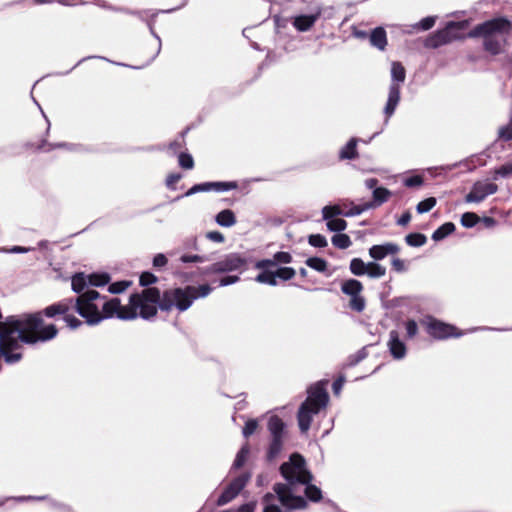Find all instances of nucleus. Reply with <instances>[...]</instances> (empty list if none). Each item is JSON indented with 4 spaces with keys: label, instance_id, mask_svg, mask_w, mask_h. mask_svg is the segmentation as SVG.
I'll use <instances>...</instances> for the list:
<instances>
[{
    "label": "nucleus",
    "instance_id": "13",
    "mask_svg": "<svg viewBox=\"0 0 512 512\" xmlns=\"http://www.w3.org/2000/svg\"><path fill=\"white\" fill-rule=\"evenodd\" d=\"M238 187L237 183L235 181H229V182H204L200 184H195L192 186L186 193L185 196H191L198 192H209V191H217V192H223V191H229L236 189Z\"/></svg>",
    "mask_w": 512,
    "mask_h": 512
},
{
    "label": "nucleus",
    "instance_id": "41",
    "mask_svg": "<svg viewBox=\"0 0 512 512\" xmlns=\"http://www.w3.org/2000/svg\"><path fill=\"white\" fill-rule=\"evenodd\" d=\"M179 260L182 263H203V262H206L208 259L204 255L183 254L180 256Z\"/></svg>",
    "mask_w": 512,
    "mask_h": 512
},
{
    "label": "nucleus",
    "instance_id": "28",
    "mask_svg": "<svg viewBox=\"0 0 512 512\" xmlns=\"http://www.w3.org/2000/svg\"><path fill=\"white\" fill-rule=\"evenodd\" d=\"M368 263H365L361 258H353L350 261V271L355 276H363L367 272Z\"/></svg>",
    "mask_w": 512,
    "mask_h": 512
},
{
    "label": "nucleus",
    "instance_id": "16",
    "mask_svg": "<svg viewBox=\"0 0 512 512\" xmlns=\"http://www.w3.org/2000/svg\"><path fill=\"white\" fill-rule=\"evenodd\" d=\"M399 251L400 248L397 244L387 242L371 246L369 248V256L375 261H380L389 255H396Z\"/></svg>",
    "mask_w": 512,
    "mask_h": 512
},
{
    "label": "nucleus",
    "instance_id": "62",
    "mask_svg": "<svg viewBox=\"0 0 512 512\" xmlns=\"http://www.w3.org/2000/svg\"><path fill=\"white\" fill-rule=\"evenodd\" d=\"M410 220H411V215H410V213L406 212L397 220V224L400 226H405L410 222Z\"/></svg>",
    "mask_w": 512,
    "mask_h": 512
},
{
    "label": "nucleus",
    "instance_id": "60",
    "mask_svg": "<svg viewBox=\"0 0 512 512\" xmlns=\"http://www.w3.org/2000/svg\"><path fill=\"white\" fill-rule=\"evenodd\" d=\"M344 382H345V379L344 377H339L338 379H336L332 385V388H333V392L338 395L344 385Z\"/></svg>",
    "mask_w": 512,
    "mask_h": 512
},
{
    "label": "nucleus",
    "instance_id": "19",
    "mask_svg": "<svg viewBox=\"0 0 512 512\" xmlns=\"http://www.w3.org/2000/svg\"><path fill=\"white\" fill-rule=\"evenodd\" d=\"M72 304V300H64L58 303L47 306L43 312L41 313V317L43 318V314L49 318H52L56 315H66L70 310Z\"/></svg>",
    "mask_w": 512,
    "mask_h": 512
},
{
    "label": "nucleus",
    "instance_id": "6",
    "mask_svg": "<svg viewBox=\"0 0 512 512\" xmlns=\"http://www.w3.org/2000/svg\"><path fill=\"white\" fill-rule=\"evenodd\" d=\"M270 433V443L267 450V460H275L282 451L285 437V424L278 416H271L267 424Z\"/></svg>",
    "mask_w": 512,
    "mask_h": 512
},
{
    "label": "nucleus",
    "instance_id": "38",
    "mask_svg": "<svg viewBox=\"0 0 512 512\" xmlns=\"http://www.w3.org/2000/svg\"><path fill=\"white\" fill-rule=\"evenodd\" d=\"M275 500V495L272 493H267L263 497V502L265 503V507L263 512H281L279 506L273 504L272 502Z\"/></svg>",
    "mask_w": 512,
    "mask_h": 512
},
{
    "label": "nucleus",
    "instance_id": "42",
    "mask_svg": "<svg viewBox=\"0 0 512 512\" xmlns=\"http://www.w3.org/2000/svg\"><path fill=\"white\" fill-rule=\"evenodd\" d=\"M179 165L184 169H192L194 166V160L188 153H180L178 157Z\"/></svg>",
    "mask_w": 512,
    "mask_h": 512
},
{
    "label": "nucleus",
    "instance_id": "53",
    "mask_svg": "<svg viewBox=\"0 0 512 512\" xmlns=\"http://www.w3.org/2000/svg\"><path fill=\"white\" fill-rule=\"evenodd\" d=\"M391 265L396 272L401 273L407 271V265L405 261L400 258H393L391 261Z\"/></svg>",
    "mask_w": 512,
    "mask_h": 512
},
{
    "label": "nucleus",
    "instance_id": "50",
    "mask_svg": "<svg viewBox=\"0 0 512 512\" xmlns=\"http://www.w3.org/2000/svg\"><path fill=\"white\" fill-rule=\"evenodd\" d=\"M423 184V178L419 175L408 177L404 180V185L407 187H418Z\"/></svg>",
    "mask_w": 512,
    "mask_h": 512
},
{
    "label": "nucleus",
    "instance_id": "45",
    "mask_svg": "<svg viewBox=\"0 0 512 512\" xmlns=\"http://www.w3.org/2000/svg\"><path fill=\"white\" fill-rule=\"evenodd\" d=\"M258 428V421L256 419H250L248 420L246 423H245V426L243 428V436L244 437H249L250 435H252L256 429Z\"/></svg>",
    "mask_w": 512,
    "mask_h": 512
},
{
    "label": "nucleus",
    "instance_id": "21",
    "mask_svg": "<svg viewBox=\"0 0 512 512\" xmlns=\"http://www.w3.org/2000/svg\"><path fill=\"white\" fill-rule=\"evenodd\" d=\"M370 43L379 50H384L387 45V36L384 28L377 27L370 34Z\"/></svg>",
    "mask_w": 512,
    "mask_h": 512
},
{
    "label": "nucleus",
    "instance_id": "14",
    "mask_svg": "<svg viewBox=\"0 0 512 512\" xmlns=\"http://www.w3.org/2000/svg\"><path fill=\"white\" fill-rule=\"evenodd\" d=\"M322 14V8L320 6H316L313 8L310 14H301L295 16L292 21L293 27L300 32H306L310 30L316 21L320 18Z\"/></svg>",
    "mask_w": 512,
    "mask_h": 512
},
{
    "label": "nucleus",
    "instance_id": "15",
    "mask_svg": "<svg viewBox=\"0 0 512 512\" xmlns=\"http://www.w3.org/2000/svg\"><path fill=\"white\" fill-rule=\"evenodd\" d=\"M466 22H449L442 30L436 31L441 40V46L460 38L459 31L465 29Z\"/></svg>",
    "mask_w": 512,
    "mask_h": 512
},
{
    "label": "nucleus",
    "instance_id": "57",
    "mask_svg": "<svg viewBox=\"0 0 512 512\" xmlns=\"http://www.w3.org/2000/svg\"><path fill=\"white\" fill-rule=\"evenodd\" d=\"M206 237L214 242L221 243L224 241V236L218 231H210L206 234Z\"/></svg>",
    "mask_w": 512,
    "mask_h": 512
},
{
    "label": "nucleus",
    "instance_id": "52",
    "mask_svg": "<svg viewBox=\"0 0 512 512\" xmlns=\"http://www.w3.org/2000/svg\"><path fill=\"white\" fill-rule=\"evenodd\" d=\"M157 281V277L149 272H144L140 276V284L142 286H148L150 284H153Z\"/></svg>",
    "mask_w": 512,
    "mask_h": 512
},
{
    "label": "nucleus",
    "instance_id": "55",
    "mask_svg": "<svg viewBox=\"0 0 512 512\" xmlns=\"http://www.w3.org/2000/svg\"><path fill=\"white\" fill-rule=\"evenodd\" d=\"M64 320L71 329H76L82 324V322L73 315L66 314Z\"/></svg>",
    "mask_w": 512,
    "mask_h": 512
},
{
    "label": "nucleus",
    "instance_id": "18",
    "mask_svg": "<svg viewBox=\"0 0 512 512\" xmlns=\"http://www.w3.org/2000/svg\"><path fill=\"white\" fill-rule=\"evenodd\" d=\"M245 483L246 482H230L217 499V504L221 506L232 501L245 487Z\"/></svg>",
    "mask_w": 512,
    "mask_h": 512
},
{
    "label": "nucleus",
    "instance_id": "61",
    "mask_svg": "<svg viewBox=\"0 0 512 512\" xmlns=\"http://www.w3.org/2000/svg\"><path fill=\"white\" fill-rule=\"evenodd\" d=\"M181 178L180 174H170L166 179V185L169 188H173L174 184H176Z\"/></svg>",
    "mask_w": 512,
    "mask_h": 512
},
{
    "label": "nucleus",
    "instance_id": "23",
    "mask_svg": "<svg viewBox=\"0 0 512 512\" xmlns=\"http://www.w3.org/2000/svg\"><path fill=\"white\" fill-rule=\"evenodd\" d=\"M290 484H297L298 482H289ZM301 484H307L304 493L308 500L312 502H319L322 499V491L311 482H300Z\"/></svg>",
    "mask_w": 512,
    "mask_h": 512
},
{
    "label": "nucleus",
    "instance_id": "37",
    "mask_svg": "<svg viewBox=\"0 0 512 512\" xmlns=\"http://www.w3.org/2000/svg\"><path fill=\"white\" fill-rule=\"evenodd\" d=\"M435 22H436L435 16H428V17L423 18L420 22L414 24L412 26V28L415 30L427 31L435 25Z\"/></svg>",
    "mask_w": 512,
    "mask_h": 512
},
{
    "label": "nucleus",
    "instance_id": "59",
    "mask_svg": "<svg viewBox=\"0 0 512 512\" xmlns=\"http://www.w3.org/2000/svg\"><path fill=\"white\" fill-rule=\"evenodd\" d=\"M239 281L238 276H225L219 281V286H228Z\"/></svg>",
    "mask_w": 512,
    "mask_h": 512
},
{
    "label": "nucleus",
    "instance_id": "9",
    "mask_svg": "<svg viewBox=\"0 0 512 512\" xmlns=\"http://www.w3.org/2000/svg\"><path fill=\"white\" fill-rule=\"evenodd\" d=\"M341 291L350 297L349 307L356 312H362L365 309L366 301L361 295L363 285L356 279L345 280L341 284Z\"/></svg>",
    "mask_w": 512,
    "mask_h": 512
},
{
    "label": "nucleus",
    "instance_id": "31",
    "mask_svg": "<svg viewBox=\"0 0 512 512\" xmlns=\"http://www.w3.org/2000/svg\"><path fill=\"white\" fill-rule=\"evenodd\" d=\"M405 241L409 246L420 247L426 243L427 238L421 233H411L405 237Z\"/></svg>",
    "mask_w": 512,
    "mask_h": 512
},
{
    "label": "nucleus",
    "instance_id": "39",
    "mask_svg": "<svg viewBox=\"0 0 512 512\" xmlns=\"http://www.w3.org/2000/svg\"><path fill=\"white\" fill-rule=\"evenodd\" d=\"M479 221V217L473 212H466L461 217V224L464 227L471 228Z\"/></svg>",
    "mask_w": 512,
    "mask_h": 512
},
{
    "label": "nucleus",
    "instance_id": "22",
    "mask_svg": "<svg viewBox=\"0 0 512 512\" xmlns=\"http://www.w3.org/2000/svg\"><path fill=\"white\" fill-rule=\"evenodd\" d=\"M357 143L358 140L356 138H351L348 143L340 150L339 157L340 159H354L357 157Z\"/></svg>",
    "mask_w": 512,
    "mask_h": 512
},
{
    "label": "nucleus",
    "instance_id": "29",
    "mask_svg": "<svg viewBox=\"0 0 512 512\" xmlns=\"http://www.w3.org/2000/svg\"><path fill=\"white\" fill-rule=\"evenodd\" d=\"M385 274L386 268L384 266L376 262H368L367 272L365 275L370 278H381L385 276Z\"/></svg>",
    "mask_w": 512,
    "mask_h": 512
},
{
    "label": "nucleus",
    "instance_id": "63",
    "mask_svg": "<svg viewBox=\"0 0 512 512\" xmlns=\"http://www.w3.org/2000/svg\"><path fill=\"white\" fill-rule=\"evenodd\" d=\"M378 184V180L376 178H369L365 181V186L368 189H375L377 188L376 185Z\"/></svg>",
    "mask_w": 512,
    "mask_h": 512
},
{
    "label": "nucleus",
    "instance_id": "24",
    "mask_svg": "<svg viewBox=\"0 0 512 512\" xmlns=\"http://www.w3.org/2000/svg\"><path fill=\"white\" fill-rule=\"evenodd\" d=\"M216 222L220 226L231 227L236 223V218L231 210L225 209L217 214Z\"/></svg>",
    "mask_w": 512,
    "mask_h": 512
},
{
    "label": "nucleus",
    "instance_id": "30",
    "mask_svg": "<svg viewBox=\"0 0 512 512\" xmlns=\"http://www.w3.org/2000/svg\"><path fill=\"white\" fill-rule=\"evenodd\" d=\"M255 280L258 283L267 284L270 286H276L278 284L274 271L272 270H262V272L256 276Z\"/></svg>",
    "mask_w": 512,
    "mask_h": 512
},
{
    "label": "nucleus",
    "instance_id": "32",
    "mask_svg": "<svg viewBox=\"0 0 512 512\" xmlns=\"http://www.w3.org/2000/svg\"><path fill=\"white\" fill-rule=\"evenodd\" d=\"M332 244L339 249H346L351 245V239L348 235L338 233L335 234L332 239Z\"/></svg>",
    "mask_w": 512,
    "mask_h": 512
},
{
    "label": "nucleus",
    "instance_id": "58",
    "mask_svg": "<svg viewBox=\"0 0 512 512\" xmlns=\"http://www.w3.org/2000/svg\"><path fill=\"white\" fill-rule=\"evenodd\" d=\"M167 264V258L164 254H157L153 259L154 267H163Z\"/></svg>",
    "mask_w": 512,
    "mask_h": 512
},
{
    "label": "nucleus",
    "instance_id": "27",
    "mask_svg": "<svg viewBox=\"0 0 512 512\" xmlns=\"http://www.w3.org/2000/svg\"><path fill=\"white\" fill-rule=\"evenodd\" d=\"M342 204H343L345 217L357 216V215H360L361 213H363L364 211L369 210L368 208H366L365 203L359 204V205H354L352 202L349 204L344 202Z\"/></svg>",
    "mask_w": 512,
    "mask_h": 512
},
{
    "label": "nucleus",
    "instance_id": "4",
    "mask_svg": "<svg viewBox=\"0 0 512 512\" xmlns=\"http://www.w3.org/2000/svg\"><path fill=\"white\" fill-rule=\"evenodd\" d=\"M307 393L308 396L301 404L297 414L298 426L302 433L308 432L314 415L324 409L329 400L328 393L322 383L312 385Z\"/></svg>",
    "mask_w": 512,
    "mask_h": 512
},
{
    "label": "nucleus",
    "instance_id": "64",
    "mask_svg": "<svg viewBox=\"0 0 512 512\" xmlns=\"http://www.w3.org/2000/svg\"><path fill=\"white\" fill-rule=\"evenodd\" d=\"M254 507L251 504H243L241 505L237 512H253Z\"/></svg>",
    "mask_w": 512,
    "mask_h": 512
},
{
    "label": "nucleus",
    "instance_id": "10",
    "mask_svg": "<svg viewBox=\"0 0 512 512\" xmlns=\"http://www.w3.org/2000/svg\"><path fill=\"white\" fill-rule=\"evenodd\" d=\"M422 324L425 326L428 334L435 339H446L448 337H459L462 333L456 332V327L450 324L441 322L433 317H426Z\"/></svg>",
    "mask_w": 512,
    "mask_h": 512
},
{
    "label": "nucleus",
    "instance_id": "56",
    "mask_svg": "<svg viewBox=\"0 0 512 512\" xmlns=\"http://www.w3.org/2000/svg\"><path fill=\"white\" fill-rule=\"evenodd\" d=\"M32 250H33V248L22 247V246H13L10 249L0 248V252H4V253H27Z\"/></svg>",
    "mask_w": 512,
    "mask_h": 512
},
{
    "label": "nucleus",
    "instance_id": "36",
    "mask_svg": "<svg viewBox=\"0 0 512 512\" xmlns=\"http://www.w3.org/2000/svg\"><path fill=\"white\" fill-rule=\"evenodd\" d=\"M275 278L287 281L294 278L296 271L292 267H280L274 271Z\"/></svg>",
    "mask_w": 512,
    "mask_h": 512
},
{
    "label": "nucleus",
    "instance_id": "47",
    "mask_svg": "<svg viewBox=\"0 0 512 512\" xmlns=\"http://www.w3.org/2000/svg\"><path fill=\"white\" fill-rule=\"evenodd\" d=\"M274 266H276L274 257L272 259L259 260L255 264V268L259 270H270Z\"/></svg>",
    "mask_w": 512,
    "mask_h": 512
},
{
    "label": "nucleus",
    "instance_id": "49",
    "mask_svg": "<svg viewBox=\"0 0 512 512\" xmlns=\"http://www.w3.org/2000/svg\"><path fill=\"white\" fill-rule=\"evenodd\" d=\"M407 337L413 338L418 333V325L414 320H408L405 323Z\"/></svg>",
    "mask_w": 512,
    "mask_h": 512
},
{
    "label": "nucleus",
    "instance_id": "8",
    "mask_svg": "<svg viewBox=\"0 0 512 512\" xmlns=\"http://www.w3.org/2000/svg\"><path fill=\"white\" fill-rule=\"evenodd\" d=\"M292 484L289 482H277L273 487L279 502L287 509L290 510H304L308 507L307 500L302 496H296L292 491Z\"/></svg>",
    "mask_w": 512,
    "mask_h": 512
},
{
    "label": "nucleus",
    "instance_id": "3",
    "mask_svg": "<svg viewBox=\"0 0 512 512\" xmlns=\"http://www.w3.org/2000/svg\"><path fill=\"white\" fill-rule=\"evenodd\" d=\"M511 22L504 18H494L475 26L468 36L483 37L484 49L492 55L500 54L506 45V37L510 32Z\"/></svg>",
    "mask_w": 512,
    "mask_h": 512
},
{
    "label": "nucleus",
    "instance_id": "1",
    "mask_svg": "<svg viewBox=\"0 0 512 512\" xmlns=\"http://www.w3.org/2000/svg\"><path fill=\"white\" fill-rule=\"evenodd\" d=\"M110 277L106 273H76L71 278V288L79 296L75 301L76 311L89 325L99 324L106 318L116 316L122 320H131L140 316L150 319L155 316L153 301L157 298L155 290H143L141 294L130 296L128 305H121L118 298L108 301L90 287H101L108 284Z\"/></svg>",
    "mask_w": 512,
    "mask_h": 512
},
{
    "label": "nucleus",
    "instance_id": "11",
    "mask_svg": "<svg viewBox=\"0 0 512 512\" xmlns=\"http://www.w3.org/2000/svg\"><path fill=\"white\" fill-rule=\"evenodd\" d=\"M247 263V260L242 257L240 254L231 253L227 255L221 261H218L212 264L210 267L206 268L204 274H214V273H223L238 270L244 267Z\"/></svg>",
    "mask_w": 512,
    "mask_h": 512
},
{
    "label": "nucleus",
    "instance_id": "51",
    "mask_svg": "<svg viewBox=\"0 0 512 512\" xmlns=\"http://www.w3.org/2000/svg\"><path fill=\"white\" fill-rule=\"evenodd\" d=\"M425 46L428 48H437L441 46V40L437 33L431 34L425 41Z\"/></svg>",
    "mask_w": 512,
    "mask_h": 512
},
{
    "label": "nucleus",
    "instance_id": "46",
    "mask_svg": "<svg viewBox=\"0 0 512 512\" xmlns=\"http://www.w3.org/2000/svg\"><path fill=\"white\" fill-rule=\"evenodd\" d=\"M273 257L275 259L276 264L277 263L288 264V263L292 262V256L288 252L280 251V252L275 253L273 255Z\"/></svg>",
    "mask_w": 512,
    "mask_h": 512
},
{
    "label": "nucleus",
    "instance_id": "25",
    "mask_svg": "<svg viewBox=\"0 0 512 512\" xmlns=\"http://www.w3.org/2000/svg\"><path fill=\"white\" fill-rule=\"evenodd\" d=\"M454 230L455 225L452 222H446L433 232L432 239L434 241H441L452 234Z\"/></svg>",
    "mask_w": 512,
    "mask_h": 512
},
{
    "label": "nucleus",
    "instance_id": "33",
    "mask_svg": "<svg viewBox=\"0 0 512 512\" xmlns=\"http://www.w3.org/2000/svg\"><path fill=\"white\" fill-rule=\"evenodd\" d=\"M324 220L327 222V228L333 232H341L347 227V222L340 218H329Z\"/></svg>",
    "mask_w": 512,
    "mask_h": 512
},
{
    "label": "nucleus",
    "instance_id": "43",
    "mask_svg": "<svg viewBox=\"0 0 512 512\" xmlns=\"http://www.w3.org/2000/svg\"><path fill=\"white\" fill-rule=\"evenodd\" d=\"M308 241H309V244L314 247L322 248V247L327 246V240L321 234L310 235Z\"/></svg>",
    "mask_w": 512,
    "mask_h": 512
},
{
    "label": "nucleus",
    "instance_id": "12",
    "mask_svg": "<svg viewBox=\"0 0 512 512\" xmlns=\"http://www.w3.org/2000/svg\"><path fill=\"white\" fill-rule=\"evenodd\" d=\"M498 187L492 182H476L471 191L466 195L467 203H480L487 196L496 193Z\"/></svg>",
    "mask_w": 512,
    "mask_h": 512
},
{
    "label": "nucleus",
    "instance_id": "40",
    "mask_svg": "<svg viewBox=\"0 0 512 512\" xmlns=\"http://www.w3.org/2000/svg\"><path fill=\"white\" fill-rule=\"evenodd\" d=\"M436 205V199L434 197H429L418 203L416 209L420 214L429 212Z\"/></svg>",
    "mask_w": 512,
    "mask_h": 512
},
{
    "label": "nucleus",
    "instance_id": "26",
    "mask_svg": "<svg viewBox=\"0 0 512 512\" xmlns=\"http://www.w3.org/2000/svg\"><path fill=\"white\" fill-rule=\"evenodd\" d=\"M344 216L343 204L327 205L322 208L323 219L337 218V216Z\"/></svg>",
    "mask_w": 512,
    "mask_h": 512
},
{
    "label": "nucleus",
    "instance_id": "5",
    "mask_svg": "<svg viewBox=\"0 0 512 512\" xmlns=\"http://www.w3.org/2000/svg\"><path fill=\"white\" fill-rule=\"evenodd\" d=\"M391 78L392 83L389 87V94L384 113L386 115V122L394 113L400 101V84L405 81L406 72L405 68L400 62H393L391 65Z\"/></svg>",
    "mask_w": 512,
    "mask_h": 512
},
{
    "label": "nucleus",
    "instance_id": "2",
    "mask_svg": "<svg viewBox=\"0 0 512 512\" xmlns=\"http://www.w3.org/2000/svg\"><path fill=\"white\" fill-rule=\"evenodd\" d=\"M146 290H155L157 292V298L153 301L156 314L157 307L162 311L176 309L179 312H184L191 307L196 299L208 296L212 288L208 284L173 288L166 290L162 297L156 288H147Z\"/></svg>",
    "mask_w": 512,
    "mask_h": 512
},
{
    "label": "nucleus",
    "instance_id": "7",
    "mask_svg": "<svg viewBox=\"0 0 512 512\" xmlns=\"http://www.w3.org/2000/svg\"><path fill=\"white\" fill-rule=\"evenodd\" d=\"M280 470L285 480H312L304 458L298 453L292 454L289 461L281 465Z\"/></svg>",
    "mask_w": 512,
    "mask_h": 512
},
{
    "label": "nucleus",
    "instance_id": "48",
    "mask_svg": "<svg viewBox=\"0 0 512 512\" xmlns=\"http://www.w3.org/2000/svg\"><path fill=\"white\" fill-rule=\"evenodd\" d=\"M495 174L501 177H507L512 174V162L511 160L495 170Z\"/></svg>",
    "mask_w": 512,
    "mask_h": 512
},
{
    "label": "nucleus",
    "instance_id": "54",
    "mask_svg": "<svg viewBox=\"0 0 512 512\" xmlns=\"http://www.w3.org/2000/svg\"><path fill=\"white\" fill-rule=\"evenodd\" d=\"M367 356L365 348L359 350L356 354L349 357V365H356Z\"/></svg>",
    "mask_w": 512,
    "mask_h": 512
},
{
    "label": "nucleus",
    "instance_id": "17",
    "mask_svg": "<svg viewBox=\"0 0 512 512\" xmlns=\"http://www.w3.org/2000/svg\"><path fill=\"white\" fill-rule=\"evenodd\" d=\"M387 346L394 359L400 360L405 357L406 345L400 340L399 334L396 330L390 331Z\"/></svg>",
    "mask_w": 512,
    "mask_h": 512
},
{
    "label": "nucleus",
    "instance_id": "34",
    "mask_svg": "<svg viewBox=\"0 0 512 512\" xmlns=\"http://www.w3.org/2000/svg\"><path fill=\"white\" fill-rule=\"evenodd\" d=\"M306 265L318 272H325L327 270V262L319 257L308 258Z\"/></svg>",
    "mask_w": 512,
    "mask_h": 512
},
{
    "label": "nucleus",
    "instance_id": "20",
    "mask_svg": "<svg viewBox=\"0 0 512 512\" xmlns=\"http://www.w3.org/2000/svg\"><path fill=\"white\" fill-rule=\"evenodd\" d=\"M391 196V191L384 187H378L373 190V200L370 202H365L366 208L373 209L381 206L383 203L388 201Z\"/></svg>",
    "mask_w": 512,
    "mask_h": 512
},
{
    "label": "nucleus",
    "instance_id": "44",
    "mask_svg": "<svg viewBox=\"0 0 512 512\" xmlns=\"http://www.w3.org/2000/svg\"><path fill=\"white\" fill-rule=\"evenodd\" d=\"M130 285V282L128 281H119L110 284L108 291L112 294H119L123 291H125Z\"/></svg>",
    "mask_w": 512,
    "mask_h": 512
},
{
    "label": "nucleus",
    "instance_id": "35",
    "mask_svg": "<svg viewBox=\"0 0 512 512\" xmlns=\"http://www.w3.org/2000/svg\"><path fill=\"white\" fill-rule=\"evenodd\" d=\"M249 446L245 444L240 451L237 453L236 458L233 462V468L238 469L243 466L249 455Z\"/></svg>",
    "mask_w": 512,
    "mask_h": 512
}]
</instances>
